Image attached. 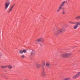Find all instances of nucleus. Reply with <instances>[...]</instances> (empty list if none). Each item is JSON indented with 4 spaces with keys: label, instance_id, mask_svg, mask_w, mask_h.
Listing matches in <instances>:
<instances>
[{
    "label": "nucleus",
    "instance_id": "obj_1",
    "mask_svg": "<svg viewBox=\"0 0 80 80\" xmlns=\"http://www.w3.org/2000/svg\"><path fill=\"white\" fill-rule=\"evenodd\" d=\"M65 28L63 27L62 28L59 29L56 32V34H61L63 33L64 32H65Z\"/></svg>",
    "mask_w": 80,
    "mask_h": 80
},
{
    "label": "nucleus",
    "instance_id": "obj_2",
    "mask_svg": "<svg viewBox=\"0 0 80 80\" xmlns=\"http://www.w3.org/2000/svg\"><path fill=\"white\" fill-rule=\"evenodd\" d=\"M72 53H66L62 54L61 55V56L63 58H67L69 57L71 55H72Z\"/></svg>",
    "mask_w": 80,
    "mask_h": 80
},
{
    "label": "nucleus",
    "instance_id": "obj_3",
    "mask_svg": "<svg viewBox=\"0 0 80 80\" xmlns=\"http://www.w3.org/2000/svg\"><path fill=\"white\" fill-rule=\"evenodd\" d=\"M38 42H40L39 45L41 46H43L44 44V41H43V39L42 38H40L37 39Z\"/></svg>",
    "mask_w": 80,
    "mask_h": 80
},
{
    "label": "nucleus",
    "instance_id": "obj_4",
    "mask_svg": "<svg viewBox=\"0 0 80 80\" xmlns=\"http://www.w3.org/2000/svg\"><path fill=\"white\" fill-rule=\"evenodd\" d=\"M67 2V1H64L62 2L60 6H59L58 9L57 10V12H59L60 10L62 8V7H63V6L65 5V4Z\"/></svg>",
    "mask_w": 80,
    "mask_h": 80
},
{
    "label": "nucleus",
    "instance_id": "obj_5",
    "mask_svg": "<svg viewBox=\"0 0 80 80\" xmlns=\"http://www.w3.org/2000/svg\"><path fill=\"white\" fill-rule=\"evenodd\" d=\"M10 2H8V3H6L5 4V9H6V10H7V9L8 8V6H9V5H10Z\"/></svg>",
    "mask_w": 80,
    "mask_h": 80
},
{
    "label": "nucleus",
    "instance_id": "obj_6",
    "mask_svg": "<svg viewBox=\"0 0 80 80\" xmlns=\"http://www.w3.org/2000/svg\"><path fill=\"white\" fill-rule=\"evenodd\" d=\"M27 52V51H26V50L24 49L23 50H20L19 51V53L20 54H22V53H26Z\"/></svg>",
    "mask_w": 80,
    "mask_h": 80
},
{
    "label": "nucleus",
    "instance_id": "obj_7",
    "mask_svg": "<svg viewBox=\"0 0 80 80\" xmlns=\"http://www.w3.org/2000/svg\"><path fill=\"white\" fill-rule=\"evenodd\" d=\"M35 55V51L34 50L32 51L31 52V56H34Z\"/></svg>",
    "mask_w": 80,
    "mask_h": 80
},
{
    "label": "nucleus",
    "instance_id": "obj_8",
    "mask_svg": "<svg viewBox=\"0 0 80 80\" xmlns=\"http://www.w3.org/2000/svg\"><path fill=\"white\" fill-rule=\"evenodd\" d=\"M65 8H62V15H65L66 13V12H65Z\"/></svg>",
    "mask_w": 80,
    "mask_h": 80
},
{
    "label": "nucleus",
    "instance_id": "obj_9",
    "mask_svg": "<svg viewBox=\"0 0 80 80\" xmlns=\"http://www.w3.org/2000/svg\"><path fill=\"white\" fill-rule=\"evenodd\" d=\"M78 75L76 74L72 78L73 79H76V78H78Z\"/></svg>",
    "mask_w": 80,
    "mask_h": 80
},
{
    "label": "nucleus",
    "instance_id": "obj_10",
    "mask_svg": "<svg viewBox=\"0 0 80 80\" xmlns=\"http://www.w3.org/2000/svg\"><path fill=\"white\" fill-rule=\"evenodd\" d=\"M40 67H41V65L39 64H38L36 65V67L38 68H40Z\"/></svg>",
    "mask_w": 80,
    "mask_h": 80
},
{
    "label": "nucleus",
    "instance_id": "obj_11",
    "mask_svg": "<svg viewBox=\"0 0 80 80\" xmlns=\"http://www.w3.org/2000/svg\"><path fill=\"white\" fill-rule=\"evenodd\" d=\"M42 75L43 77H45V76H46V73H45V72L43 71L42 72Z\"/></svg>",
    "mask_w": 80,
    "mask_h": 80
},
{
    "label": "nucleus",
    "instance_id": "obj_12",
    "mask_svg": "<svg viewBox=\"0 0 80 80\" xmlns=\"http://www.w3.org/2000/svg\"><path fill=\"white\" fill-rule=\"evenodd\" d=\"M69 23H70V24H75L76 22H73L72 21H70L69 22Z\"/></svg>",
    "mask_w": 80,
    "mask_h": 80
},
{
    "label": "nucleus",
    "instance_id": "obj_13",
    "mask_svg": "<svg viewBox=\"0 0 80 80\" xmlns=\"http://www.w3.org/2000/svg\"><path fill=\"white\" fill-rule=\"evenodd\" d=\"M75 19V20H79V19H80V16L76 17Z\"/></svg>",
    "mask_w": 80,
    "mask_h": 80
},
{
    "label": "nucleus",
    "instance_id": "obj_14",
    "mask_svg": "<svg viewBox=\"0 0 80 80\" xmlns=\"http://www.w3.org/2000/svg\"><path fill=\"white\" fill-rule=\"evenodd\" d=\"M21 58H22V59H23L24 58H25V55H22L21 57Z\"/></svg>",
    "mask_w": 80,
    "mask_h": 80
},
{
    "label": "nucleus",
    "instance_id": "obj_15",
    "mask_svg": "<svg viewBox=\"0 0 80 80\" xmlns=\"http://www.w3.org/2000/svg\"><path fill=\"white\" fill-rule=\"evenodd\" d=\"M7 67H8V68H9V69H11L12 68V66L9 65V66H7Z\"/></svg>",
    "mask_w": 80,
    "mask_h": 80
},
{
    "label": "nucleus",
    "instance_id": "obj_16",
    "mask_svg": "<svg viewBox=\"0 0 80 80\" xmlns=\"http://www.w3.org/2000/svg\"><path fill=\"white\" fill-rule=\"evenodd\" d=\"M7 66H2L1 67V68H7Z\"/></svg>",
    "mask_w": 80,
    "mask_h": 80
},
{
    "label": "nucleus",
    "instance_id": "obj_17",
    "mask_svg": "<svg viewBox=\"0 0 80 80\" xmlns=\"http://www.w3.org/2000/svg\"><path fill=\"white\" fill-rule=\"evenodd\" d=\"M35 43H36V44H38V41L37 40V39L35 41Z\"/></svg>",
    "mask_w": 80,
    "mask_h": 80
},
{
    "label": "nucleus",
    "instance_id": "obj_18",
    "mask_svg": "<svg viewBox=\"0 0 80 80\" xmlns=\"http://www.w3.org/2000/svg\"><path fill=\"white\" fill-rule=\"evenodd\" d=\"M46 65L47 67H48L49 66H50V64H49L47 62Z\"/></svg>",
    "mask_w": 80,
    "mask_h": 80
},
{
    "label": "nucleus",
    "instance_id": "obj_19",
    "mask_svg": "<svg viewBox=\"0 0 80 80\" xmlns=\"http://www.w3.org/2000/svg\"><path fill=\"white\" fill-rule=\"evenodd\" d=\"M77 75H78V77L80 76V72H78L77 74Z\"/></svg>",
    "mask_w": 80,
    "mask_h": 80
},
{
    "label": "nucleus",
    "instance_id": "obj_20",
    "mask_svg": "<svg viewBox=\"0 0 80 80\" xmlns=\"http://www.w3.org/2000/svg\"><path fill=\"white\" fill-rule=\"evenodd\" d=\"M71 79L70 78H66L63 80H71Z\"/></svg>",
    "mask_w": 80,
    "mask_h": 80
},
{
    "label": "nucleus",
    "instance_id": "obj_21",
    "mask_svg": "<svg viewBox=\"0 0 80 80\" xmlns=\"http://www.w3.org/2000/svg\"><path fill=\"white\" fill-rule=\"evenodd\" d=\"M2 53L1 52H0V58H1L2 57Z\"/></svg>",
    "mask_w": 80,
    "mask_h": 80
},
{
    "label": "nucleus",
    "instance_id": "obj_22",
    "mask_svg": "<svg viewBox=\"0 0 80 80\" xmlns=\"http://www.w3.org/2000/svg\"><path fill=\"white\" fill-rule=\"evenodd\" d=\"M14 6H15V4H14L13 6H12L10 8H11V9H12L14 7Z\"/></svg>",
    "mask_w": 80,
    "mask_h": 80
},
{
    "label": "nucleus",
    "instance_id": "obj_23",
    "mask_svg": "<svg viewBox=\"0 0 80 80\" xmlns=\"http://www.w3.org/2000/svg\"><path fill=\"white\" fill-rule=\"evenodd\" d=\"M12 9H11V8H10L8 12V13H10V12H11V11H12Z\"/></svg>",
    "mask_w": 80,
    "mask_h": 80
},
{
    "label": "nucleus",
    "instance_id": "obj_24",
    "mask_svg": "<svg viewBox=\"0 0 80 80\" xmlns=\"http://www.w3.org/2000/svg\"><path fill=\"white\" fill-rule=\"evenodd\" d=\"M68 2H70V0H68Z\"/></svg>",
    "mask_w": 80,
    "mask_h": 80
}]
</instances>
